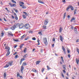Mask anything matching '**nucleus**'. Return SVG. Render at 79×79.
Masks as SVG:
<instances>
[{"label": "nucleus", "instance_id": "obj_1", "mask_svg": "<svg viewBox=\"0 0 79 79\" xmlns=\"http://www.w3.org/2000/svg\"><path fill=\"white\" fill-rule=\"evenodd\" d=\"M43 40L45 45H48V42H47V38H43Z\"/></svg>", "mask_w": 79, "mask_h": 79}, {"label": "nucleus", "instance_id": "obj_2", "mask_svg": "<svg viewBox=\"0 0 79 79\" xmlns=\"http://www.w3.org/2000/svg\"><path fill=\"white\" fill-rule=\"evenodd\" d=\"M24 27V24L22 23L19 24V29H22Z\"/></svg>", "mask_w": 79, "mask_h": 79}, {"label": "nucleus", "instance_id": "obj_3", "mask_svg": "<svg viewBox=\"0 0 79 79\" xmlns=\"http://www.w3.org/2000/svg\"><path fill=\"white\" fill-rule=\"evenodd\" d=\"M25 27L26 29H29V28L30 27V26L29 25V24L27 23L25 25Z\"/></svg>", "mask_w": 79, "mask_h": 79}, {"label": "nucleus", "instance_id": "obj_4", "mask_svg": "<svg viewBox=\"0 0 79 79\" xmlns=\"http://www.w3.org/2000/svg\"><path fill=\"white\" fill-rule=\"evenodd\" d=\"M48 23V19H46L44 22L45 25H47Z\"/></svg>", "mask_w": 79, "mask_h": 79}, {"label": "nucleus", "instance_id": "obj_5", "mask_svg": "<svg viewBox=\"0 0 79 79\" xmlns=\"http://www.w3.org/2000/svg\"><path fill=\"white\" fill-rule=\"evenodd\" d=\"M14 25L15 26V28H17V27H19V23H16Z\"/></svg>", "mask_w": 79, "mask_h": 79}, {"label": "nucleus", "instance_id": "obj_6", "mask_svg": "<svg viewBox=\"0 0 79 79\" xmlns=\"http://www.w3.org/2000/svg\"><path fill=\"white\" fill-rule=\"evenodd\" d=\"M13 64V61H11L10 62H8V64L9 65V66H12V64Z\"/></svg>", "mask_w": 79, "mask_h": 79}, {"label": "nucleus", "instance_id": "obj_7", "mask_svg": "<svg viewBox=\"0 0 79 79\" xmlns=\"http://www.w3.org/2000/svg\"><path fill=\"white\" fill-rule=\"evenodd\" d=\"M62 49L63 50V52L64 53V54L65 55H66V50H65V48H64V47L62 46Z\"/></svg>", "mask_w": 79, "mask_h": 79}, {"label": "nucleus", "instance_id": "obj_8", "mask_svg": "<svg viewBox=\"0 0 79 79\" xmlns=\"http://www.w3.org/2000/svg\"><path fill=\"white\" fill-rule=\"evenodd\" d=\"M24 70V67H23V65H22L21 66V71L22 72V73H23V71Z\"/></svg>", "mask_w": 79, "mask_h": 79}, {"label": "nucleus", "instance_id": "obj_9", "mask_svg": "<svg viewBox=\"0 0 79 79\" xmlns=\"http://www.w3.org/2000/svg\"><path fill=\"white\" fill-rule=\"evenodd\" d=\"M74 31L76 34H77V30L76 27H74Z\"/></svg>", "mask_w": 79, "mask_h": 79}, {"label": "nucleus", "instance_id": "obj_10", "mask_svg": "<svg viewBox=\"0 0 79 79\" xmlns=\"http://www.w3.org/2000/svg\"><path fill=\"white\" fill-rule=\"evenodd\" d=\"M10 29H12V30L14 31V30H15V29H16V27H15V25H14L10 27Z\"/></svg>", "mask_w": 79, "mask_h": 79}, {"label": "nucleus", "instance_id": "obj_11", "mask_svg": "<svg viewBox=\"0 0 79 79\" xmlns=\"http://www.w3.org/2000/svg\"><path fill=\"white\" fill-rule=\"evenodd\" d=\"M24 60H25V59H24V58H22L20 60V65L22 64V62H23V61H24Z\"/></svg>", "mask_w": 79, "mask_h": 79}, {"label": "nucleus", "instance_id": "obj_12", "mask_svg": "<svg viewBox=\"0 0 79 79\" xmlns=\"http://www.w3.org/2000/svg\"><path fill=\"white\" fill-rule=\"evenodd\" d=\"M76 61L77 62V64H79V58L77 59V58L76 59Z\"/></svg>", "mask_w": 79, "mask_h": 79}, {"label": "nucleus", "instance_id": "obj_13", "mask_svg": "<svg viewBox=\"0 0 79 79\" xmlns=\"http://www.w3.org/2000/svg\"><path fill=\"white\" fill-rule=\"evenodd\" d=\"M41 61L39 60V61H37L36 62V64L37 65L39 64L40 63Z\"/></svg>", "mask_w": 79, "mask_h": 79}, {"label": "nucleus", "instance_id": "obj_14", "mask_svg": "<svg viewBox=\"0 0 79 79\" xmlns=\"http://www.w3.org/2000/svg\"><path fill=\"white\" fill-rule=\"evenodd\" d=\"M6 49H7V52H10V47H8L7 48L6 46Z\"/></svg>", "mask_w": 79, "mask_h": 79}, {"label": "nucleus", "instance_id": "obj_15", "mask_svg": "<svg viewBox=\"0 0 79 79\" xmlns=\"http://www.w3.org/2000/svg\"><path fill=\"white\" fill-rule=\"evenodd\" d=\"M9 35H10L11 36H13V34H12V33L11 32H9L8 33Z\"/></svg>", "mask_w": 79, "mask_h": 79}, {"label": "nucleus", "instance_id": "obj_16", "mask_svg": "<svg viewBox=\"0 0 79 79\" xmlns=\"http://www.w3.org/2000/svg\"><path fill=\"white\" fill-rule=\"evenodd\" d=\"M10 54V52H8L6 55V56H8Z\"/></svg>", "mask_w": 79, "mask_h": 79}, {"label": "nucleus", "instance_id": "obj_17", "mask_svg": "<svg viewBox=\"0 0 79 79\" xmlns=\"http://www.w3.org/2000/svg\"><path fill=\"white\" fill-rule=\"evenodd\" d=\"M70 8L71 10H72V11H73V10H74V7L72 6H70Z\"/></svg>", "mask_w": 79, "mask_h": 79}, {"label": "nucleus", "instance_id": "obj_18", "mask_svg": "<svg viewBox=\"0 0 79 79\" xmlns=\"http://www.w3.org/2000/svg\"><path fill=\"white\" fill-rule=\"evenodd\" d=\"M25 36H26V35L24 34L23 35L22 37H21V40H23V38H24Z\"/></svg>", "mask_w": 79, "mask_h": 79}, {"label": "nucleus", "instance_id": "obj_19", "mask_svg": "<svg viewBox=\"0 0 79 79\" xmlns=\"http://www.w3.org/2000/svg\"><path fill=\"white\" fill-rule=\"evenodd\" d=\"M60 40H61V41H63V37H62L61 35H60Z\"/></svg>", "mask_w": 79, "mask_h": 79}, {"label": "nucleus", "instance_id": "obj_20", "mask_svg": "<svg viewBox=\"0 0 79 79\" xmlns=\"http://www.w3.org/2000/svg\"><path fill=\"white\" fill-rule=\"evenodd\" d=\"M23 45H24V44H22L20 45L19 47L21 49L22 47H23Z\"/></svg>", "mask_w": 79, "mask_h": 79}, {"label": "nucleus", "instance_id": "obj_21", "mask_svg": "<svg viewBox=\"0 0 79 79\" xmlns=\"http://www.w3.org/2000/svg\"><path fill=\"white\" fill-rule=\"evenodd\" d=\"M38 2H39V3H43V4L44 3V2L40 0H38Z\"/></svg>", "mask_w": 79, "mask_h": 79}, {"label": "nucleus", "instance_id": "obj_22", "mask_svg": "<svg viewBox=\"0 0 79 79\" xmlns=\"http://www.w3.org/2000/svg\"><path fill=\"white\" fill-rule=\"evenodd\" d=\"M13 40L15 42H19V40H16L15 39H13Z\"/></svg>", "mask_w": 79, "mask_h": 79}, {"label": "nucleus", "instance_id": "obj_23", "mask_svg": "<svg viewBox=\"0 0 79 79\" xmlns=\"http://www.w3.org/2000/svg\"><path fill=\"white\" fill-rule=\"evenodd\" d=\"M27 54H26L24 55V56H23V58H27Z\"/></svg>", "mask_w": 79, "mask_h": 79}, {"label": "nucleus", "instance_id": "obj_24", "mask_svg": "<svg viewBox=\"0 0 79 79\" xmlns=\"http://www.w3.org/2000/svg\"><path fill=\"white\" fill-rule=\"evenodd\" d=\"M47 27L45 25H44L43 26V28L44 29H46Z\"/></svg>", "mask_w": 79, "mask_h": 79}, {"label": "nucleus", "instance_id": "obj_25", "mask_svg": "<svg viewBox=\"0 0 79 79\" xmlns=\"http://www.w3.org/2000/svg\"><path fill=\"white\" fill-rule=\"evenodd\" d=\"M32 71L34 72L35 73H37V70L35 69H33L32 70Z\"/></svg>", "mask_w": 79, "mask_h": 79}, {"label": "nucleus", "instance_id": "obj_26", "mask_svg": "<svg viewBox=\"0 0 79 79\" xmlns=\"http://www.w3.org/2000/svg\"><path fill=\"white\" fill-rule=\"evenodd\" d=\"M62 31V28L61 27H60V30H59V32L60 33V32H61Z\"/></svg>", "mask_w": 79, "mask_h": 79}, {"label": "nucleus", "instance_id": "obj_27", "mask_svg": "<svg viewBox=\"0 0 79 79\" xmlns=\"http://www.w3.org/2000/svg\"><path fill=\"white\" fill-rule=\"evenodd\" d=\"M9 67V65L8 64H6V65L4 66V68H8V67Z\"/></svg>", "mask_w": 79, "mask_h": 79}, {"label": "nucleus", "instance_id": "obj_28", "mask_svg": "<svg viewBox=\"0 0 79 79\" xmlns=\"http://www.w3.org/2000/svg\"><path fill=\"white\" fill-rule=\"evenodd\" d=\"M27 65V64L25 63H23L22 64V66H26Z\"/></svg>", "mask_w": 79, "mask_h": 79}, {"label": "nucleus", "instance_id": "obj_29", "mask_svg": "<svg viewBox=\"0 0 79 79\" xmlns=\"http://www.w3.org/2000/svg\"><path fill=\"white\" fill-rule=\"evenodd\" d=\"M38 33V34H40V35H42V32L41 31L39 32Z\"/></svg>", "mask_w": 79, "mask_h": 79}, {"label": "nucleus", "instance_id": "obj_30", "mask_svg": "<svg viewBox=\"0 0 79 79\" xmlns=\"http://www.w3.org/2000/svg\"><path fill=\"white\" fill-rule=\"evenodd\" d=\"M75 19V18H72L70 20L71 22H72L73 21H74V20Z\"/></svg>", "mask_w": 79, "mask_h": 79}, {"label": "nucleus", "instance_id": "obj_31", "mask_svg": "<svg viewBox=\"0 0 79 79\" xmlns=\"http://www.w3.org/2000/svg\"><path fill=\"white\" fill-rule=\"evenodd\" d=\"M65 17H66V12H65L64 15V16H63L64 19L65 18Z\"/></svg>", "mask_w": 79, "mask_h": 79}, {"label": "nucleus", "instance_id": "obj_32", "mask_svg": "<svg viewBox=\"0 0 79 79\" xmlns=\"http://www.w3.org/2000/svg\"><path fill=\"white\" fill-rule=\"evenodd\" d=\"M22 8H23L24 9H26V7L24 6H23L22 7Z\"/></svg>", "mask_w": 79, "mask_h": 79}, {"label": "nucleus", "instance_id": "obj_33", "mask_svg": "<svg viewBox=\"0 0 79 79\" xmlns=\"http://www.w3.org/2000/svg\"><path fill=\"white\" fill-rule=\"evenodd\" d=\"M12 2L14 3H16V2L14 1V0H12Z\"/></svg>", "mask_w": 79, "mask_h": 79}, {"label": "nucleus", "instance_id": "obj_34", "mask_svg": "<svg viewBox=\"0 0 79 79\" xmlns=\"http://www.w3.org/2000/svg\"><path fill=\"white\" fill-rule=\"evenodd\" d=\"M9 5H10V6H11V7H13V5H12V4L11 3V2H10L9 3Z\"/></svg>", "mask_w": 79, "mask_h": 79}, {"label": "nucleus", "instance_id": "obj_35", "mask_svg": "<svg viewBox=\"0 0 79 79\" xmlns=\"http://www.w3.org/2000/svg\"><path fill=\"white\" fill-rule=\"evenodd\" d=\"M47 68L48 70H49V69H51V68H50V67H48V66H47Z\"/></svg>", "mask_w": 79, "mask_h": 79}, {"label": "nucleus", "instance_id": "obj_36", "mask_svg": "<svg viewBox=\"0 0 79 79\" xmlns=\"http://www.w3.org/2000/svg\"><path fill=\"white\" fill-rule=\"evenodd\" d=\"M29 36H27V38H25V40H27L28 39H29Z\"/></svg>", "mask_w": 79, "mask_h": 79}, {"label": "nucleus", "instance_id": "obj_37", "mask_svg": "<svg viewBox=\"0 0 79 79\" xmlns=\"http://www.w3.org/2000/svg\"><path fill=\"white\" fill-rule=\"evenodd\" d=\"M23 18H24V19H26V16L24 15H23Z\"/></svg>", "mask_w": 79, "mask_h": 79}, {"label": "nucleus", "instance_id": "obj_38", "mask_svg": "<svg viewBox=\"0 0 79 79\" xmlns=\"http://www.w3.org/2000/svg\"><path fill=\"white\" fill-rule=\"evenodd\" d=\"M15 18L16 20H18V18L17 16H15Z\"/></svg>", "mask_w": 79, "mask_h": 79}, {"label": "nucleus", "instance_id": "obj_39", "mask_svg": "<svg viewBox=\"0 0 79 79\" xmlns=\"http://www.w3.org/2000/svg\"><path fill=\"white\" fill-rule=\"evenodd\" d=\"M5 9L6 10V11H8V12H9L10 11H9V10H8V9L7 8H6Z\"/></svg>", "mask_w": 79, "mask_h": 79}, {"label": "nucleus", "instance_id": "obj_40", "mask_svg": "<svg viewBox=\"0 0 79 79\" xmlns=\"http://www.w3.org/2000/svg\"><path fill=\"white\" fill-rule=\"evenodd\" d=\"M37 42L38 43V44L37 45H40V43L39 42V40H37Z\"/></svg>", "mask_w": 79, "mask_h": 79}, {"label": "nucleus", "instance_id": "obj_41", "mask_svg": "<svg viewBox=\"0 0 79 79\" xmlns=\"http://www.w3.org/2000/svg\"><path fill=\"white\" fill-rule=\"evenodd\" d=\"M13 10H15V11L16 13H18V10H15V9H14Z\"/></svg>", "mask_w": 79, "mask_h": 79}, {"label": "nucleus", "instance_id": "obj_42", "mask_svg": "<svg viewBox=\"0 0 79 79\" xmlns=\"http://www.w3.org/2000/svg\"><path fill=\"white\" fill-rule=\"evenodd\" d=\"M32 40H36V38L35 37H33L32 38Z\"/></svg>", "mask_w": 79, "mask_h": 79}, {"label": "nucleus", "instance_id": "obj_43", "mask_svg": "<svg viewBox=\"0 0 79 79\" xmlns=\"http://www.w3.org/2000/svg\"><path fill=\"white\" fill-rule=\"evenodd\" d=\"M20 3L22 4V5H24V3L23 2H20Z\"/></svg>", "mask_w": 79, "mask_h": 79}, {"label": "nucleus", "instance_id": "obj_44", "mask_svg": "<svg viewBox=\"0 0 79 79\" xmlns=\"http://www.w3.org/2000/svg\"><path fill=\"white\" fill-rule=\"evenodd\" d=\"M6 73H4V77H6Z\"/></svg>", "mask_w": 79, "mask_h": 79}, {"label": "nucleus", "instance_id": "obj_45", "mask_svg": "<svg viewBox=\"0 0 79 79\" xmlns=\"http://www.w3.org/2000/svg\"><path fill=\"white\" fill-rule=\"evenodd\" d=\"M18 55H16L15 56V59H16L17 58H18Z\"/></svg>", "mask_w": 79, "mask_h": 79}, {"label": "nucleus", "instance_id": "obj_46", "mask_svg": "<svg viewBox=\"0 0 79 79\" xmlns=\"http://www.w3.org/2000/svg\"><path fill=\"white\" fill-rule=\"evenodd\" d=\"M77 48V52H79V49L77 48Z\"/></svg>", "mask_w": 79, "mask_h": 79}, {"label": "nucleus", "instance_id": "obj_47", "mask_svg": "<svg viewBox=\"0 0 79 79\" xmlns=\"http://www.w3.org/2000/svg\"><path fill=\"white\" fill-rule=\"evenodd\" d=\"M19 72H17V76H19Z\"/></svg>", "mask_w": 79, "mask_h": 79}, {"label": "nucleus", "instance_id": "obj_48", "mask_svg": "<svg viewBox=\"0 0 79 79\" xmlns=\"http://www.w3.org/2000/svg\"><path fill=\"white\" fill-rule=\"evenodd\" d=\"M23 13H24L25 15H27V13L26 12H23Z\"/></svg>", "mask_w": 79, "mask_h": 79}, {"label": "nucleus", "instance_id": "obj_49", "mask_svg": "<svg viewBox=\"0 0 79 79\" xmlns=\"http://www.w3.org/2000/svg\"><path fill=\"white\" fill-rule=\"evenodd\" d=\"M26 48H25L24 49V53H26Z\"/></svg>", "mask_w": 79, "mask_h": 79}, {"label": "nucleus", "instance_id": "obj_50", "mask_svg": "<svg viewBox=\"0 0 79 79\" xmlns=\"http://www.w3.org/2000/svg\"><path fill=\"white\" fill-rule=\"evenodd\" d=\"M44 68H42V73H44Z\"/></svg>", "mask_w": 79, "mask_h": 79}, {"label": "nucleus", "instance_id": "obj_51", "mask_svg": "<svg viewBox=\"0 0 79 79\" xmlns=\"http://www.w3.org/2000/svg\"><path fill=\"white\" fill-rule=\"evenodd\" d=\"M69 8H70V7H68L67 8V9H66V10H67V11H68V10H69Z\"/></svg>", "mask_w": 79, "mask_h": 79}, {"label": "nucleus", "instance_id": "obj_52", "mask_svg": "<svg viewBox=\"0 0 79 79\" xmlns=\"http://www.w3.org/2000/svg\"><path fill=\"white\" fill-rule=\"evenodd\" d=\"M16 6V4H13V5H12V7L13 6Z\"/></svg>", "mask_w": 79, "mask_h": 79}, {"label": "nucleus", "instance_id": "obj_53", "mask_svg": "<svg viewBox=\"0 0 79 79\" xmlns=\"http://www.w3.org/2000/svg\"><path fill=\"white\" fill-rule=\"evenodd\" d=\"M66 67V65H63V68H64Z\"/></svg>", "mask_w": 79, "mask_h": 79}, {"label": "nucleus", "instance_id": "obj_54", "mask_svg": "<svg viewBox=\"0 0 79 79\" xmlns=\"http://www.w3.org/2000/svg\"><path fill=\"white\" fill-rule=\"evenodd\" d=\"M67 18L68 19H69V18H70V15H68Z\"/></svg>", "mask_w": 79, "mask_h": 79}, {"label": "nucleus", "instance_id": "obj_55", "mask_svg": "<svg viewBox=\"0 0 79 79\" xmlns=\"http://www.w3.org/2000/svg\"><path fill=\"white\" fill-rule=\"evenodd\" d=\"M61 75L63 77H64V75H63V73H61Z\"/></svg>", "mask_w": 79, "mask_h": 79}, {"label": "nucleus", "instance_id": "obj_56", "mask_svg": "<svg viewBox=\"0 0 79 79\" xmlns=\"http://www.w3.org/2000/svg\"><path fill=\"white\" fill-rule=\"evenodd\" d=\"M16 53H18V52H15V53L13 54V55H16Z\"/></svg>", "mask_w": 79, "mask_h": 79}, {"label": "nucleus", "instance_id": "obj_57", "mask_svg": "<svg viewBox=\"0 0 79 79\" xmlns=\"http://www.w3.org/2000/svg\"><path fill=\"white\" fill-rule=\"evenodd\" d=\"M3 19L5 21H6V19H5V18H3Z\"/></svg>", "mask_w": 79, "mask_h": 79}, {"label": "nucleus", "instance_id": "obj_58", "mask_svg": "<svg viewBox=\"0 0 79 79\" xmlns=\"http://www.w3.org/2000/svg\"><path fill=\"white\" fill-rule=\"evenodd\" d=\"M19 77H20V78H21V79H23V77L22 76H19Z\"/></svg>", "mask_w": 79, "mask_h": 79}, {"label": "nucleus", "instance_id": "obj_59", "mask_svg": "<svg viewBox=\"0 0 79 79\" xmlns=\"http://www.w3.org/2000/svg\"><path fill=\"white\" fill-rule=\"evenodd\" d=\"M1 34L2 35V36H3V35H4V33L3 32H2L1 33Z\"/></svg>", "mask_w": 79, "mask_h": 79}, {"label": "nucleus", "instance_id": "obj_60", "mask_svg": "<svg viewBox=\"0 0 79 79\" xmlns=\"http://www.w3.org/2000/svg\"><path fill=\"white\" fill-rule=\"evenodd\" d=\"M43 51H44V50L41 49V50L40 52H41V53H42L43 52Z\"/></svg>", "mask_w": 79, "mask_h": 79}, {"label": "nucleus", "instance_id": "obj_61", "mask_svg": "<svg viewBox=\"0 0 79 79\" xmlns=\"http://www.w3.org/2000/svg\"><path fill=\"white\" fill-rule=\"evenodd\" d=\"M73 28H74V27H73V26H72L71 27V29H72V30L73 29Z\"/></svg>", "mask_w": 79, "mask_h": 79}, {"label": "nucleus", "instance_id": "obj_62", "mask_svg": "<svg viewBox=\"0 0 79 79\" xmlns=\"http://www.w3.org/2000/svg\"><path fill=\"white\" fill-rule=\"evenodd\" d=\"M63 72L64 73H66V71H65V70H63Z\"/></svg>", "mask_w": 79, "mask_h": 79}, {"label": "nucleus", "instance_id": "obj_63", "mask_svg": "<svg viewBox=\"0 0 79 79\" xmlns=\"http://www.w3.org/2000/svg\"><path fill=\"white\" fill-rule=\"evenodd\" d=\"M52 41H53V42H55V39L54 38L52 39Z\"/></svg>", "mask_w": 79, "mask_h": 79}, {"label": "nucleus", "instance_id": "obj_64", "mask_svg": "<svg viewBox=\"0 0 79 79\" xmlns=\"http://www.w3.org/2000/svg\"><path fill=\"white\" fill-rule=\"evenodd\" d=\"M5 30H8V29L7 28H5Z\"/></svg>", "mask_w": 79, "mask_h": 79}]
</instances>
